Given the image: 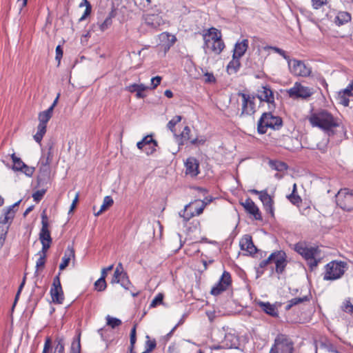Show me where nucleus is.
<instances>
[{"instance_id":"1","label":"nucleus","mask_w":353,"mask_h":353,"mask_svg":"<svg viewBox=\"0 0 353 353\" xmlns=\"http://www.w3.org/2000/svg\"><path fill=\"white\" fill-rule=\"evenodd\" d=\"M309 121L312 126L324 130L330 137H336V142L341 141L343 137L345 136L343 126L337 123L332 114L326 110L312 114Z\"/></svg>"},{"instance_id":"2","label":"nucleus","mask_w":353,"mask_h":353,"mask_svg":"<svg viewBox=\"0 0 353 353\" xmlns=\"http://www.w3.org/2000/svg\"><path fill=\"white\" fill-rule=\"evenodd\" d=\"M274 111L269 110L268 112L262 114L257 123V132L259 134H265L268 128L279 130L282 127V118L279 116H274L272 114Z\"/></svg>"},{"instance_id":"3","label":"nucleus","mask_w":353,"mask_h":353,"mask_svg":"<svg viewBox=\"0 0 353 353\" xmlns=\"http://www.w3.org/2000/svg\"><path fill=\"white\" fill-rule=\"evenodd\" d=\"M347 268V264L344 261H332L325 266L323 280L334 281L340 279Z\"/></svg>"},{"instance_id":"4","label":"nucleus","mask_w":353,"mask_h":353,"mask_svg":"<svg viewBox=\"0 0 353 353\" xmlns=\"http://www.w3.org/2000/svg\"><path fill=\"white\" fill-rule=\"evenodd\" d=\"M294 250L307 261L311 271L317 266L319 262V260L315 259L318 252L317 248H308L305 242L300 241L294 245Z\"/></svg>"},{"instance_id":"5","label":"nucleus","mask_w":353,"mask_h":353,"mask_svg":"<svg viewBox=\"0 0 353 353\" xmlns=\"http://www.w3.org/2000/svg\"><path fill=\"white\" fill-rule=\"evenodd\" d=\"M294 342L292 339L284 334H279L269 353H294Z\"/></svg>"},{"instance_id":"6","label":"nucleus","mask_w":353,"mask_h":353,"mask_svg":"<svg viewBox=\"0 0 353 353\" xmlns=\"http://www.w3.org/2000/svg\"><path fill=\"white\" fill-rule=\"evenodd\" d=\"M337 205L344 211H353V190L341 189L336 195Z\"/></svg>"},{"instance_id":"7","label":"nucleus","mask_w":353,"mask_h":353,"mask_svg":"<svg viewBox=\"0 0 353 353\" xmlns=\"http://www.w3.org/2000/svg\"><path fill=\"white\" fill-rule=\"evenodd\" d=\"M254 95L261 102L268 103L269 110H274L276 109L274 92L270 85L265 84L261 85V87L257 90V93Z\"/></svg>"},{"instance_id":"8","label":"nucleus","mask_w":353,"mask_h":353,"mask_svg":"<svg viewBox=\"0 0 353 353\" xmlns=\"http://www.w3.org/2000/svg\"><path fill=\"white\" fill-rule=\"evenodd\" d=\"M197 201L186 205L184 210L179 212L180 216L183 219L185 223H187L194 216H198L203 213L204 208L208 203H203L200 206L196 205Z\"/></svg>"},{"instance_id":"9","label":"nucleus","mask_w":353,"mask_h":353,"mask_svg":"<svg viewBox=\"0 0 353 353\" xmlns=\"http://www.w3.org/2000/svg\"><path fill=\"white\" fill-rule=\"evenodd\" d=\"M52 150H53V145L51 144L48 147L47 153H43V154L41 157V159L39 161V163L41 164V166L39 168V171L41 173H43L45 176L43 178H42V176H38L37 180H38L39 183H41V182L45 181L46 177L48 176V174L50 172L49 165H50V164L52 160V157H53Z\"/></svg>"},{"instance_id":"10","label":"nucleus","mask_w":353,"mask_h":353,"mask_svg":"<svg viewBox=\"0 0 353 353\" xmlns=\"http://www.w3.org/2000/svg\"><path fill=\"white\" fill-rule=\"evenodd\" d=\"M288 95L294 99H307L313 94L312 90L308 87L301 85L299 82H296L292 88L288 90Z\"/></svg>"},{"instance_id":"11","label":"nucleus","mask_w":353,"mask_h":353,"mask_svg":"<svg viewBox=\"0 0 353 353\" xmlns=\"http://www.w3.org/2000/svg\"><path fill=\"white\" fill-rule=\"evenodd\" d=\"M288 64L291 73L296 76L307 77L311 73V68L302 61L293 59H290Z\"/></svg>"},{"instance_id":"12","label":"nucleus","mask_w":353,"mask_h":353,"mask_svg":"<svg viewBox=\"0 0 353 353\" xmlns=\"http://www.w3.org/2000/svg\"><path fill=\"white\" fill-rule=\"evenodd\" d=\"M274 254L273 263L275 268H272V273L275 271L278 274H282L288 265L287 254L283 250H276L273 252Z\"/></svg>"},{"instance_id":"13","label":"nucleus","mask_w":353,"mask_h":353,"mask_svg":"<svg viewBox=\"0 0 353 353\" xmlns=\"http://www.w3.org/2000/svg\"><path fill=\"white\" fill-rule=\"evenodd\" d=\"M59 275L60 272L54 278L52 285L50 289V295L52 299V302L56 304H62L64 300V295L60 281Z\"/></svg>"},{"instance_id":"14","label":"nucleus","mask_w":353,"mask_h":353,"mask_svg":"<svg viewBox=\"0 0 353 353\" xmlns=\"http://www.w3.org/2000/svg\"><path fill=\"white\" fill-rule=\"evenodd\" d=\"M41 229L39 234L41 243H52V239L50 235V231L48 229V219L45 211L41 214Z\"/></svg>"},{"instance_id":"15","label":"nucleus","mask_w":353,"mask_h":353,"mask_svg":"<svg viewBox=\"0 0 353 353\" xmlns=\"http://www.w3.org/2000/svg\"><path fill=\"white\" fill-rule=\"evenodd\" d=\"M185 174L195 177L199 174V162L194 157H189L185 162Z\"/></svg>"},{"instance_id":"16","label":"nucleus","mask_w":353,"mask_h":353,"mask_svg":"<svg viewBox=\"0 0 353 353\" xmlns=\"http://www.w3.org/2000/svg\"><path fill=\"white\" fill-rule=\"evenodd\" d=\"M241 205L248 213L253 215L254 219L258 221L262 220L261 213L259 208L250 198L246 199L244 202L241 203Z\"/></svg>"},{"instance_id":"17","label":"nucleus","mask_w":353,"mask_h":353,"mask_svg":"<svg viewBox=\"0 0 353 353\" xmlns=\"http://www.w3.org/2000/svg\"><path fill=\"white\" fill-rule=\"evenodd\" d=\"M240 247L242 250L247 251L250 255L252 256L258 252L257 248L254 245L252 236L245 234L240 241Z\"/></svg>"},{"instance_id":"18","label":"nucleus","mask_w":353,"mask_h":353,"mask_svg":"<svg viewBox=\"0 0 353 353\" xmlns=\"http://www.w3.org/2000/svg\"><path fill=\"white\" fill-rule=\"evenodd\" d=\"M145 23L150 28L157 29L163 23L162 17L157 14H145L143 16Z\"/></svg>"},{"instance_id":"19","label":"nucleus","mask_w":353,"mask_h":353,"mask_svg":"<svg viewBox=\"0 0 353 353\" xmlns=\"http://www.w3.org/2000/svg\"><path fill=\"white\" fill-rule=\"evenodd\" d=\"M259 199L263 203V208L268 214H270L271 217H274V200L272 197L268 194V190L265 194L261 195Z\"/></svg>"},{"instance_id":"20","label":"nucleus","mask_w":353,"mask_h":353,"mask_svg":"<svg viewBox=\"0 0 353 353\" xmlns=\"http://www.w3.org/2000/svg\"><path fill=\"white\" fill-rule=\"evenodd\" d=\"M204 45L203 48L209 47L210 43L214 40L221 39V33L215 28H211L208 30V33L203 34Z\"/></svg>"},{"instance_id":"21","label":"nucleus","mask_w":353,"mask_h":353,"mask_svg":"<svg viewBox=\"0 0 353 353\" xmlns=\"http://www.w3.org/2000/svg\"><path fill=\"white\" fill-rule=\"evenodd\" d=\"M221 343L223 344V347L227 349L235 348L237 349L239 345V339L237 336L234 334L227 333L225 334V337L222 341Z\"/></svg>"},{"instance_id":"22","label":"nucleus","mask_w":353,"mask_h":353,"mask_svg":"<svg viewBox=\"0 0 353 353\" xmlns=\"http://www.w3.org/2000/svg\"><path fill=\"white\" fill-rule=\"evenodd\" d=\"M249 41L248 39H243L241 42H236L234 46L233 54L237 57H242L248 48Z\"/></svg>"},{"instance_id":"23","label":"nucleus","mask_w":353,"mask_h":353,"mask_svg":"<svg viewBox=\"0 0 353 353\" xmlns=\"http://www.w3.org/2000/svg\"><path fill=\"white\" fill-rule=\"evenodd\" d=\"M10 210L5 208L3 210V214L0 216V228L10 227L12 224L15 215Z\"/></svg>"},{"instance_id":"24","label":"nucleus","mask_w":353,"mask_h":353,"mask_svg":"<svg viewBox=\"0 0 353 353\" xmlns=\"http://www.w3.org/2000/svg\"><path fill=\"white\" fill-rule=\"evenodd\" d=\"M145 146L148 145V148H145V151L148 155L152 154L156 151L158 143L153 139L151 135H147L141 140Z\"/></svg>"},{"instance_id":"25","label":"nucleus","mask_w":353,"mask_h":353,"mask_svg":"<svg viewBox=\"0 0 353 353\" xmlns=\"http://www.w3.org/2000/svg\"><path fill=\"white\" fill-rule=\"evenodd\" d=\"M259 305L261 309L268 315L272 317H277L279 316L278 310L274 304H271L269 302L260 301Z\"/></svg>"},{"instance_id":"26","label":"nucleus","mask_w":353,"mask_h":353,"mask_svg":"<svg viewBox=\"0 0 353 353\" xmlns=\"http://www.w3.org/2000/svg\"><path fill=\"white\" fill-rule=\"evenodd\" d=\"M117 14V10L114 6H112L111 11L108 14V16L105 18V19L101 22L98 23L99 29L101 31L104 32L107 29H108L112 24V18H114Z\"/></svg>"},{"instance_id":"27","label":"nucleus","mask_w":353,"mask_h":353,"mask_svg":"<svg viewBox=\"0 0 353 353\" xmlns=\"http://www.w3.org/2000/svg\"><path fill=\"white\" fill-rule=\"evenodd\" d=\"M72 257H74V250L73 248L68 246L62 258V261L59 265V270H63L69 264Z\"/></svg>"},{"instance_id":"28","label":"nucleus","mask_w":353,"mask_h":353,"mask_svg":"<svg viewBox=\"0 0 353 353\" xmlns=\"http://www.w3.org/2000/svg\"><path fill=\"white\" fill-rule=\"evenodd\" d=\"M239 57L232 55V59L227 65V71L229 74L236 73L241 68V61Z\"/></svg>"},{"instance_id":"29","label":"nucleus","mask_w":353,"mask_h":353,"mask_svg":"<svg viewBox=\"0 0 353 353\" xmlns=\"http://www.w3.org/2000/svg\"><path fill=\"white\" fill-rule=\"evenodd\" d=\"M81 331L77 330L72 341L69 353H81Z\"/></svg>"},{"instance_id":"30","label":"nucleus","mask_w":353,"mask_h":353,"mask_svg":"<svg viewBox=\"0 0 353 353\" xmlns=\"http://www.w3.org/2000/svg\"><path fill=\"white\" fill-rule=\"evenodd\" d=\"M319 344L320 348L323 349L330 353H334L336 350V347L327 337L321 338L319 341Z\"/></svg>"},{"instance_id":"31","label":"nucleus","mask_w":353,"mask_h":353,"mask_svg":"<svg viewBox=\"0 0 353 353\" xmlns=\"http://www.w3.org/2000/svg\"><path fill=\"white\" fill-rule=\"evenodd\" d=\"M65 338L57 335L54 341V350L53 353H65Z\"/></svg>"},{"instance_id":"32","label":"nucleus","mask_w":353,"mask_h":353,"mask_svg":"<svg viewBox=\"0 0 353 353\" xmlns=\"http://www.w3.org/2000/svg\"><path fill=\"white\" fill-rule=\"evenodd\" d=\"M351 14L347 12H339L335 17V23L338 26H342L351 21Z\"/></svg>"},{"instance_id":"33","label":"nucleus","mask_w":353,"mask_h":353,"mask_svg":"<svg viewBox=\"0 0 353 353\" xmlns=\"http://www.w3.org/2000/svg\"><path fill=\"white\" fill-rule=\"evenodd\" d=\"M268 163L272 170H275L278 172L286 171L289 168L286 163L281 161L270 160Z\"/></svg>"},{"instance_id":"34","label":"nucleus","mask_w":353,"mask_h":353,"mask_svg":"<svg viewBox=\"0 0 353 353\" xmlns=\"http://www.w3.org/2000/svg\"><path fill=\"white\" fill-rule=\"evenodd\" d=\"M224 48L225 44L222 39L214 40L210 43V46L209 47H205V48L210 49L216 54H219Z\"/></svg>"},{"instance_id":"35","label":"nucleus","mask_w":353,"mask_h":353,"mask_svg":"<svg viewBox=\"0 0 353 353\" xmlns=\"http://www.w3.org/2000/svg\"><path fill=\"white\" fill-rule=\"evenodd\" d=\"M288 199L294 205L299 206L302 203V199L296 192V185L294 183L292 192L287 196Z\"/></svg>"},{"instance_id":"36","label":"nucleus","mask_w":353,"mask_h":353,"mask_svg":"<svg viewBox=\"0 0 353 353\" xmlns=\"http://www.w3.org/2000/svg\"><path fill=\"white\" fill-rule=\"evenodd\" d=\"M274 256V254L272 252L266 259L263 260L259 263V267L256 268V273L258 276L262 275L264 273V268L273 263Z\"/></svg>"},{"instance_id":"37","label":"nucleus","mask_w":353,"mask_h":353,"mask_svg":"<svg viewBox=\"0 0 353 353\" xmlns=\"http://www.w3.org/2000/svg\"><path fill=\"white\" fill-rule=\"evenodd\" d=\"M238 96L241 97L242 98V108L241 116L247 115L249 116V108L248 102L249 99V94H245L243 92H238Z\"/></svg>"},{"instance_id":"38","label":"nucleus","mask_w":353,"mask_h":353,"mask_svg":"<svg viewBox=\"0 0 353 353\" xmlns=\"http://www.w3.org/2000/svg\"><path fill=\"white\" fill-rule=\"evenodd\" d=\"M53 112L51 108H48L46 110L39 112L38 119L39 123L46 124L52 117Z\"/></svg>"},{"instance_id":"39","label":"nucleus","mask_w":353,"mask_h":353,"mask_svg":"<svg viewBox=\"0 0 353 353\" xmlns=\"http://www.w3.org/2000/svg\"><path fill=\"white\" fill-rule=\"evenodd\" d=\"M95 288L99 292L104 291L106 289L107 284L105 281V272L101 271V277L94 283Z\"/></svg>"},{"instance_id":"40","label":"nucleus","mask_w":353,"mask_h":353,"mask_svg":"<svg viewBox=\"0 0 353 353\" xmlns=\"http://www.w3.org/2000/svg\"><path fill=\"white\" fill-rule=\"evenodd\" d=\"M11 159L13 162L12 170L14 171L22 170L26 163L19 157H17L14 153L11 154Z\"/></svg>"},{"instance_id":"41","label":"nucleus","mask_w":353,"mask_h":353,"mask_svg":"<svg viewBox=\"0 0 353 353\" xmlns=\"http://www.w3.org/2000/svg\"><path fill=\"white\" fill-rule=\"evenodd\" d=\"M46 124L39 123L37 126V132L34 136V139L37 143H41L44 134L46 132Z\"/></svg>"},{"instance_id":"42","label":"nucleus","mask_w":353,"mask_h":353,"mask_svg":"<svg viewBox=\"0 0 353 353\" xmlns=\"http://www.w3.org/2000/svg\"><path fill=\"white\" fill-rule=\"evenodd\" d=\"M114 203V201L110 196H105L103 204L101 206L100 210L96 212L95 216L100 215L103 212L105 211L108 208L111 207Z\"/></svg>"},{"instance_id":"43","label":"nucleus","mask_w":353,"mask_h":353,"mask_svg":"<svg viewBox=\"0 0 353 353\" xmlns=\"http://www.w3.org/2000/svg\"><path fill=\"white\" fill-rule=\"evenodd\" d=\"M84 6H85V10L83 14L79 19V22L85 19V18L89 16L92 12V6L88 0H82V2L79 4V7H83Z\"/></svg>"},{"instance_id":"44","label":"nucleus","mask_w":353,"mask_h":353,"mask_svg":"<svg viewBox=\"0 0 353 353\" xmlns=\"http://www.w3.org/2000/svg\"><path fill=\"white\" fill-rule=\"evenodd\" d=\"M105 319L106 325L112 329H115L116 327L120 326L122 324V321L119 319L112 317L110 315H108L105 317Z\"/></svg>"},{"instance_id":"45","label":"nucleus","mask_w":353,"mask_h":353,"mask_svg":"<svg viewBox=\"0 0 353 353\" xmlns=\"http://www.w3.org/2000/svg\"><path fill=\"white\" fill-rule=\"evenodd\" d=\"M219 282H220L225 287L228 288V287L232 285V278L230 273L229 272L224 271Z\"/></svg>"},{"instance_id":"46","label":"nucleus","mask_w":353,"mask_h":353,"mask_svg":"<svg viewBox=\"0 0 353 353\" xmlns=\"http://www.w3.org/2000/svg\"><path fill=\"white\" fill-rule=\"evenodd\" d=\"M54 350V347L52 339L50 336H47L45 340L42 353H53Z\"/></svg>"},{"instance_id":"47","label":"nucleus","mask_w":353,"mask_h":353,"mask_svg":"<svg viewBox=\"0 0 353 353\" xmlns=\"http://www.w3.org/2000/svg\"><path fill=\"white\" fill-rule=\"evenodd\" d=\"M256 97L254 94H249V99L248 102V108H249V116L254 115L256 112V104H255V99Z\"/></svg>"},{"instance_id":"48","label":"nucleus","mask_w":353,"mask_h":353,"mask_svg":"<svg viewBox=\"0 0 353 353\" xmlns=\"http://www.w3.org/2000/svg\"><path fill=\"white\" fill-rule=\"evenodd\" d=\"M228 288L225 287L222 283L218 282L211 289V294L217 296L225 291Z\"/></svg>"},{"instance_id":"49","label":"nucleus","mask_w":353,"mask_h":353,"mask_svg":"<svg viewBox=\"0 0 353 353\" xmlns=\"http://www.w3.org/2000/svg\"><path fill=\"white\" fill-rule=\"evenodd\" d=\"M182 117L181 116L177 115L175 116L172 119H171L167 124V128L172 131V132H174L175 131V125L181 121Z\"/></svg>"},{"instance_id":"50","label":"nucleus","mask_w":353,"mask_h":353,"mask_svg":"<svg viewBox=\"0 0 353 353\" xmlns=\"http://www.w3.org/2000/svg\"><path fill=\"white\" fill-rule=\"evenodd\" d=\"M8 230L9 226L0 228V250L5 243Z\"/></svg>"},{"instance_id":"51","label":"nucleus","mask_w":353,"mask_h":353,"mask_svg":"<svg viewBox=\"0 0 353 353\" xmlns=\"http://www.w3.org/2000/svg\"><path fill=\"white\" fill-rule=\"evenodd\" d=\"M119 283L125 290H130V286L131 285V282L129 279L127 272H124L123 274L122 277H121Z\"/></svg>"},{"instance_id":"52","label":"nucleus","mask_w":353,"mask_h":353,"mask_svg":"<svg viewBox=\"0 0 353 353\" xmlns=\"http://www.w3.org/2000/svg\"><path fill=\"white\" fill-rule=\"evenodd\" d=\"M148 339L145 341V353L151 352L157 346V342L155 339L150 340L148 335L146 336Z\"/></svg>"},{"instance_id":"53","label":"nucleus","mask_w":353,"mask_h":353,"mask_svg":"<svg viewBox=\"0 0 353 353\" xmlns=\"http://www.w3.org/2000/svg\"><path fill=\"white\" fill-rule=\"evenodd\" d=\"M164 295L162 293H159L152 301L150 307H155L157 305L163 304Z\"/></svg>"},{"instance_id":"54","label":"nucleus","mask_w":353,"mask_h":353,"mask_svg":"<svg viewBox=\"0 0 353 353\" xmlns=\"http://www.w3.org/2000/svg\"><path fill=\"white\" fill-rule=\"evenodd\" d=\"M136 330H137V325L135 324L132 328L131 329V331H130V346L129 347H135V343H136V341H137V332H136Z\"/></svg>"},{"instance_id":"55","label":"nucleus","mask_w":353,"mask_h":353,"mask_svg":"<svg viewBox=\"0 0 353 353\" xmlns=\"http://www.w3.org/2000/svg\"><path fill=\"white\" fill-rule=\"evenodd\" d=\"M343 311L347 312L353 316V305L350 300H346L341 306Z\"/></svg>"},{"instance_id":"56","label":"nucleus","mask_w":353,"mask_h":353,"mask_svg":"<svg viewBox=\"0 0 353 353\" xmlns=\"http://www.w3.org/2000/svg\"><path fill=\"white\" fill-rule=\"evenodd\" d=\"M272 50H274L275 52L278 53L279 54H280L281 57H283L287 61L288 63L289 62V61L291 59L290 56H288L286 53V52L285 50H283V49L281 48H279L278 47H276V46H271L270 47Z\"/></svg>"},{"instance_id":"57","label":"nucleus","mask_w":353,"mask_h":353,"mask_svg":"<svg viewBox=\"0 0 353 353\" xmlns=\"http://www.w3.org/2000/svg\"><path fill=\"white\" fill-rule=\"evenodd\" d=\"M310 299H311V295L309 294V295L304 296L303 297H295V298L292 299L291 300L293 302L292 304H294V305H299V303L309 301L310 300Z\"/></svg>"},{"instance_id":"58","label":"nucleus","mask_w":353,"mask_h":353,"mask_svg":"<svg viewBox=\"0 0 353 353\" xmlns=\"http://www.w3.org/2000/svg\"><path fill=\"white\" fill-rule=\"evenodd\" d=\"M46 192V190H45V189L39 190H37L35 192H34L32 194L34 201L36 202H39L43 199Z\"/></svg>"},{"instance_id":"59","label":"nucleus","mask_w":353,"mask_h":353,"mask_svg":"<svg viewBox=\"0 0 353 353\" xmlns=\"http://www.w3.org/2000/svg\"><path fill=\"white\" fill-rule=\"evenodd\" d=\"M338 99L339 100V103L343 106L347 107L349 105L350 100L348 97L341 92H340L339 94Z\"/></svg>"},{"instance_id":"60","label":"nucleus","mask_w":353,"mask_h":353,"mask_svg":"<svg viewBox=\"0 0 353 353\" xmlns=\"http://www.w3.org/2000/svg\"><path fill=\"white\" fill-rule=\"evenodd\" d=\"M41 245H42V248L41 250L38 252V255L39 256H47V252L48 250H49V248H50L51 246V243H46V242H43V243H41Z\"/></svg>"},{"instance_id":"61","label":"nucleus","mask_w":353,"mask_h":353,"mask_svg":"<svg viewBox=\"0 0 353 353\" xmlns=\"http://www.w3.org/2000/svg\"><path fill=\"white\" fill-rule=\"evenodd\" d=\"M327 0H312V8L315 10H318L323 6L327 4Z\"/></svg>"},{"instance_id":"62","label":"nucleus","mask_w":353,"mask_h":353,"mask_svg":"<svg viewBox=\"0 0 353 353\" xmlns=\"http://www.w3.org/2000/svg\"><path fill=\"white\" fill-rule=\"evenodd\" d=\"M34 168L30 167L25 164V166L23 168L22 170H20V172L24 173L28 176H32L34 172Z\"/></svg>"},{"instance_id":"63","label":"nucleus","mask_w":353,"mask_h":353,"mask_svg":"<svg viewBox=\"0 0 353 353\" xmlns=\"http://www.w3.org/2000/svg\"><path fill=\"white\" fill-rule=\"evenodd\" d=\"M63 49L60 45L57 46L56 48V57L55 59L58 61V65H60L61 59L63 57Z\"/></svg>"},{"instance_id":"64","label":"nucleus","mask_w":353,"mask_h":353,"mask_svg":"<svg viewBox=\"0 0 353 353\" xmlns=\"http://www.w3.org/2000/svg\"><path fill=\"white\" fill-rule=\"evenodd\" d=\"M190 132H191L190 128L188 126H185L183 128V130L182 131V132L181 133V138L185 140H190Z\"/></svg>"}]
</instances>
